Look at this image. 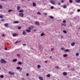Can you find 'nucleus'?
<instances>
[{
	"label": "nucleus",
	"mask_w": 80,
	"mask_h": 80,
	"mask_svg": "<svg viewBox=\"0 0 80 80\" xmlns=\"http://www.w3.org/2000/svg\"><path fill=\"white\" fill-rule=\"evenodd\" d=\"M17 56L18 57H20V54H17Z\"/></svg>",
	"instance_id": "43"
},
{
	"label": "nucleus",
	"mask_w": 80,
	"mask_h": 80,
	"mask_svg": "<svg viewBox=\"0 0 80 80\" xmlns=\"http://www.w3.org/2000/svg\"><path fill=\"white\" fill-rule=\"evenodd\" d=\"M50 3L52 4H53V5L55 4V2L51 0L50 1Z\"/></svg>",
	"instance_id": "4"
},
{
	"label": "nucleus",
	"mask_w": 80,
	"mask_h": 80,
	"mask_svg": "<svg viewBox=\"0 0 80 80\" xmlns=\"http://www.w3.org/2000/svg\"><path fill=\"white\" fill-rule=\"evenodd\" d=\"M40 68V65H38V68Z\"/></svg>",
	"instance_id": "36"
},
{
	"label": "nucleus",
	"mask_w": 80,
	"mask_h": 80,
	"mask_svg": "<svg viewBox=\"0 0 80 80\" xmlns=\"http://www.w3.org/2000/svg\"><path fill=\"white\" fill-rule=\"evenodd\" d=\"M76 2L77 3H79V2H80V0H77Z\"/></svg>",
	"instance_id": "26"
},
{
	"label": "nucleus",
	"mask_w": 80,
	"mask_h": 80,
	"mask_svg": "<svg viewBox=\"0 0 80 80\" xmlns=\"http://www.w3.org/2000/svg\"><path fill=\"white\" fill-rule=\"evenodd\" d=\"M5 50H7V48H5Z\"/></svg>",
	"instance_id": "53"
},
{
	"label": "nucleus",
	"mask_w": 80,
	"mask_h": 80,
	"mask_svg": "<svg viewBox=\"0 0 80 80\" xmlns=\"http://www.w3.org/2000/svg\"><path fill=\"white\" fill-rule=\"evenodd\" d=\"M39 80H43V77H39Z\"/></svg>",
	"instance_id": "12"
},
{
	"label": "nucleus",
	"mask_w": 80,
	"mask_h": 80,
	"mask_svg": "<svg viewBox=\"0 0 80 80\" xmlns=\"http://www.w3.org/2000/svg\"><path fill=\"white\" fill-rule=\"evenodd\" d=\"M61 25H62L63 26H64V27H65V26H67V24H65V23H62L61 24Z\"/></svg>",
	"instance_id": "13"
},
{
	"label": "nucleus",
	"mask_w": 80,
	"mask_h": 80,
	"mask_svg": "<svg viewBox=\"0 0 80 80\" xmlns=\"http://www.w3.org/2000/svg\"><path fill=\"white\" fill-rule=\"evenodd\" d=\"M20 6L18 7H17L18 10H20Z\"/></svg>",
	"instance_id": "21"
},
{
	"label": "nucleus",
	"mask_w": 80,
	"mask_h": 80,
	"mask_svg": "<svg viewBox=\"0 0 80 80\" xmlns=\"http://www.w3.org/2000/svg\"><path fill=\"white\" fill-rule=\"evenodd\" d=\"M1 21H3V19H2V20H1Z\"/></svg>",
	"instance_id": "60"
},
{
	"label": "nucleus",
	"mask_w": 80,
	"mask_h": 80,
	"mask_svg": "<svg viewBox=\"0 0 80 80\" xmlns=\"http://www.w3.org/2000/svg\"><path fill=\"white\" fill-rule=\"evenodd\" d=\"M0 18H3V16L2 15H0Z\"/></svg>",
	"instance_id": "39"
},
{
	"label": "nucleus",
	"mask_w": 80,
	"mask_h": 80,
	"mask_svg": "<svg viewBox=\"0 0 80 80\" xmlns=\"http://www.w3.org/2000/svg\"><path fill=\"white\" fill-rule=\"evenodd\" d=\"M18 43V41H16V42H15L14 43L16 44Z\"/></svg>",
	"instance_id": "50"
},
{
	"label": "nucleus",
	"mask_w": 80,
	"mask_h": 80,
	"mask_svg": "<svg viewBox=\"0 0 80 80\" xmlns=\"http://www.w3.org/2000/svg\"><path fill=\"white\" fill-rule=\"evenodd\" d=\"M63 74L64 76H65V75H67V73L65 72H63Z\"/></svg>",
	"instance_id": "11"
},
{
	"label": "nucleus",
	"mask_w": 80,
	"mask_h": 80,
	"mask_svg": "<svg viewBox=\"0 0 80 80\" xmlns=\"http://www.w3.org/2000/svg\"><path fill=\"white\" fill-rule=\"evenodd\" d=\"M76 55L77 56V57H78V56H79V53H76Z\"/></svg>",
	"instance_id": "18"
},
{
	"label": "nucleus",
	"mask_w": 80,
	"mask_h": 80,
	"mask_svg": "<svg viewBox=\"0 0 80 80\" xmlns=\"http://www.w3.org/2000/svg\"><path fill=\"white\" fill-rule=\"evenodd\" d=\"M12 61H13V62H17V59H14Z\"/></svg>",
	"instance_id": "15"
},
{
	"label": "nucleus",
	"mask_w": 80,
	"mask_h": 80,
	"mask_svg": "<svg viewBox=\"0 0 80 80\" xmlns=\"http://www.w3.org/2000/svg\"><path fill=\"white\" fill-rule=\"evenodd\" d=\"M63 33H67V31H66L63 30Z\"/></svg>",
	"instance_id": "29"
},
{
	"label": "nucleus",
	"mask_w": 80,
	"mask_h": 80,
	"mask_svg": "<svg viewBox=\"0 0 80 80\" xmlns=\"http://www.w3.org/2000/svg\"><path fill=\"white\" fill-rule=\"evenodd\" d=\"M73 12H70V14H73Z\"/></svg>",
	"instance_id": "47"
},
{
	"label": "nucleus",
	"mask_w": 80,
	"mask_h": 80,
	"mask_svg": "<svg viewBox=\"0 0 80 80\" xmlns=\"http://www.w3.org/2000/svg\"><path fill=\"white\" fill-rule=\"evenodd\" d=\"M77 12H80V9H78L77 10Z\"/></svg>",
	"instance_id": "41"
},
{
	"label": "nucleus",
	"mask_w": 80,
	"mask_h": 80,
	"mask_svg": "<svg viewBox=\"0 0 80 80\" xmlns=\"http://www.w3.org/2000/svg\"><path fill=\"white\" fill-rule=\"evenodd\" d=\"M13 23H19V22H18V21H16L14 22Z\"/></svg>",
	"instance_id": "17"
},
{
	"label": "nucleus",
	"mask_w": 80,
	"mask_h": 80,
	"mask_svg": "<svg viewBox=\"0 0 80 80\" xmlns=\"http://www.w3.org/2000/svg\"><path fill=\"white\" fill-rule=\"evenodd\" d=\"M18 65H22V63L20 62H18Z\"/></svg>",
	"instance_id": "23"
},
{
	"label": "nucleus",
	"mask_w": 80,
	"mask_h": 80,
	"mask_svg": "<svg viewBox=\"0 0 80 80\" xmlns=\"http://www.w3.org/2000/svg\"><path fill=\"white\" fill-rule=\"evenodd\" d=\"M52 58V56H50V58Z\"/></svg>",
	"instance_id": "57"
},
{
	"label": "nucleus",
	"mask_w": 80,
	"mask_h": 80,
	"mask_svg": "<svg viewBox=\"0 0 80 80\" xmlns=\"http://www.w3.org/2000/svg\"><path fill=\"white\" fill-rule=\"evenodd\" d=\"M54 50V48H52L51 49V50Z\"/></svg>",
	"instance_id": "55"
},
{
	"label": "nucleus",
	"mask_w": 80,
	"mask_h": 80,
	"mask_svg": "<svg viewBox=\"0 0 80 80\" xmlns=\"http://www.w3.org/2000/svg\"><path fill=\"white\" fill-rule=\"evenodd\" d=\"M50 18H52V19L53 18V17L52 16H50Z\"/></svg>",
	"instance_id": "38"
},
{
	"label": "nucleus",
	"mask_w": 80,
	"mask_h": 80,
	"mask_svg": "<svg viewBox=\"0 0 80 80\" xmlns=\"http://www.w3.org/2000/svg\"><path fill=\"white\" fill-rule=\"evenodd\" d=\"M58 5H61V2H58Z\"/></svg>",
	"instance_id": "27"
},
{
	"label": "nucleus",
	"mask_w": 80,
	"mask_h": 80,
	"mask_svg": "<svg viewBox=\"0 0 80 80\" xmlns=\"http://www.w3.org/2000/svg\"><path fill=\"white\" fill-rule=\"evenodd\" d=\"M21 28V27L20 26H19L18 27V29H19V30H20Z\"/></svg>",
	"instance_id": "28"
},
{
	"label": "nucleus",
	"mask_w": 80,
	"mask_h": 80,
	"mask_svg": "<svg viewBox=\"0 0 80 80\" xmlns=\"http://www.w3.org/2000/svg\"><path fill=\"white\" fill-rule=\"evenodd\" d=\"M34 32H36V29H34Z\"/></svg>",
	"instance_id": "58"
},
{
	"label": "nucleus",
	"mask_w": 80,
	"mask_h": 80,
	"mask_svg": "<svg viewBox=\"0 0 80 80\" xmlns=\"http://www.w3.org/2000/svg\"><path fill=\"white\" fill-rule=\"evenodd\" d=\"M44 15H47V13L46 12H45V13H44Z\"/></svg>",
	"instance_id": "44"
},
{
	"label": "nucleus",
	"mask_w": 80,
	"mask_h": 80,
	"mask_svg": "<svg viewBox=\"0 0 80 80\" xmlns=\"http://www.w3.org/2000/svg\"><path fill=\"white\" fill-rule=\"evenodd\" d=\"M55 68H57V69H58V68H59V67H58V66H56L55 67Z\"/></svg>",
	"instance_id": "30"
},
{
	"label": "nucleus",
	"mask_w": 80,
	"mask_h": 80,
	"mask_svg": "<svg viewBox=\"0 0 80 80\" xmlns=\"http://www.w3.org/2000/svg\"><path fill=\"white\" fill-rule=\"evenodd\" d=\"M19 12H23V10H19Z\"/></svg>",
	"instance_id": "31"
},
{
	"label": "nucleus",
	"mask_w": 80,
	"mask_h": 80,
	"mask_svg": "<svg viewBox=\"0 0 80 80\" xmlns=\"http://www.w3.org/2000/svg\"><path fill=\"white\" fill-rule=\"evenodd\" d=\"M37 14L38 15H41V13L40 12H37Z\"/></svg>",
	"instance_id": "40"
},
{
	"label": "nucleus",
	"mask_w": 80,
	"mask_h": 80,
	"mask_svg": "<svg viewBox=\"0 0 80 80\" xmlns=\"http://www.w3.org/2000/svg\"><path fill=\"white\" fill-rule=\"evenodd\" d=\"M0 62L1 63H6L5 61L3 59H1L0 60Z\"/></svg>",
	"instance_id": "2"
},
{
	"label": "nucleus",
	"mask_w": 80,
	"mask_h": 80,
	"mask_svg": "<svg viewBox=\"0 0 80 80\" xmlns=\"http://www.w3.org/2000/svg\"><path fill=\"white\" fill-rule=\"evenodd\" d=\"M47 77H50V75L48 74L47 75Z\"/></svg>",
	"instance_id": "34"
},
{
	"label": "nucleus",
	"mask_w": 80,
	"mask_h": 80,
	"mask_svg": "<svg viewBox=\"0 0 80 80\" xmlns=\"http://www.w3.org/2000/svg\"><path fill=\"white\" fill-rule=\"evenodd\" d=\"M18 35V34H17L16 33H14L12 34V36L14 37H17Z\"/></svg>",
	"instance_id": "6"
},
{
	"label": "nucleus",
	"mask_w": 80,
	"mask_h": 80,
	"mask_svg": "<svg viewBox=\"0 0 80 80\" xmlns=\"http://www.w3.org/2000/svg\"><path fill=\"white\" fill-rule=\"evenodd\" d=\"M1 69V68H0V69Z\"/></svg>",
	"instance_id": "64"
},
{
	"label": "nucleus",
	"mask_w": 80,
	"mask_h": 80,
	"mask_svg": "<svg viewBox=\"0 0 80 80\" xmlns=\"http://www.w3.org/2000/svg\"><path fill=\"white\" fill-rule=\"evenodd\" d=\"M61 2H62V3H63L64 2V1L62 0L61 1Z\"/></svg>",
	"instance_id": "46"
},
{
	"label": "nucleus",
	"mask_w": 80,
	"mask_h": 80,
	"mask_svg": "<svg viewBox=\"0 0 80 80\" xmlns=\"http://www.w3.org/2000/svg\"><path fill=\"white\" fill-rule=\"evenodd\" d=\"M63 8H67V6L66 5H64L63 6Z\"/></svg>",
	"instance_id": "14"
},
{
	"label": "nucleus",
	"mask_w": 80,
	"mask_h": 80,
	"mask_svg": "<svg viewBox=\"0 0 80 80\" xmlns=\"http://www.w3.org/2000/svg\"><path fill=\"white\" fill-rule=\"evenodd\" d=\"M64 51H65V52H68V51H69V49H65L64 50Z\"/></svg>",
	"instance_id": "25"
},
{
	"label": "nucleus",
	"mask_w": 80,
	"mask_h": 80,
	"mask_svg": "<svg viewBox=\"0 0 80 80\" xmlns=\"http://www.w3.org/2000/svg\"><path fill=\"white\" fill-rule=\"evenodd\" d=\"M67 56H68V55L66 54L63 55V57H67Z\"/></svg>",
	"instance_id": "19"
},
{
	"label": "nucleus",
	"mask_w": 80,
	"mask_h": 80,
	"mask_svg": "<svg viewBox=\"0 0 80 80\" xmlns=\"http://www.w3.org/2000/svg\"><path fill=\"white\" fill-rule=\"evenodd\" d=\"M51 9H53V8H54V7L53 6H51Z\"/></svg>",
	"instance_id": "37"
},
{
	"label": "nucleus",
	"mask_w": 80,
	"mask_h": 80,
	"mask_svg": "<svg viewBox=\"0 0 80 80\" xmlns=\"http://www.w3.org/2000/svg\"><path fill=\"white\" fill-rule=\"evenodd\" d=\"M22 34L24 35H26L27 34V33H26V32L25 31H23L22 32Z\"/></svg>",
	"instance_id": "10"
},
{
	"label": "nucleus",
	"mask_w": 80,
	"mask_h": 80,
	"mask_svg": "<svg viewBox=\"0 0 80 80\" xmlns=\"http://www.w3.org/2000/svg\"><path fill=\"white\" fill-rule=\"evenodd\" d=\"M26 75H27V76H28L29 75V74L27 73L26 74Z\"/></svg>",
	"instance_id": "49"
},
{
	"label": "nucleus",
	"mask_w": 80,
	"mask_h": 80,
	"mask_svg": "<svg viewBox=\"0 0 80 80\" xmlns=\"http://www.w3.org/2000/svg\"><path fill=\"white\" fill-rule=\"evenodd\" d=\"M22 0V1H24V0Z\"/></svg>",
	"instance_id": "63"
},
{
	"label": "nucleus",
	"mask_w": 80,
	"mask_h": 80,
	"mask_svg": "<svg viewBox=\"0 0 80 80\" xmlns=\"http://www.w3.org/2000/svg\"><path fill=\"white\" fill-rule=\"evenodd\" d=\"M75 45V43L74 42H72L71 44V45L72 46V47H73V46H74Z\"/></svg>",
	"instance_id": "8"
},
{
	"label": "nucleus",
	"mask_w": 80,
	"mask_h": 80,
	"mask_svg": "<svg viewBox=\"0 0 80 80\" xmlns=\"http://www.w3.org/2000/svg\"><path fill=\"white\" fill-rule=\"evenodd\" d=\"M39 48H41L40 47H39Z\"/></svg>",
	"instance_id": "61"
},
{
	"label": "nucleus",
	"mask_w": 80,
	"mask_h": 80,
	"mask_svg": "<svg viewBox=\"0 0 80 80\" xmlns=\"http://www.w3.org/2000/svg\"><path fill=\"white\" fill-rule=\"evenodd\" d=\"M70 3H73V1L72 0H69Z\"/></svg>",
	"instance_id": "33"
},
{
	"label": "nucleus",
	"mask_w": 80,
	"mask_h": 80,
	"mask_svg": "<svg viewBox=\"0 0 80 80\" xmlns=\"http://www.w3.org/2000/svg\"><path fill=\"white\" fill-rule=\"evenodd\" d=\"M4 26L6 27H8V24L7 23H5L4 24Z\"/></svg>",
	"instance_id": "9"
},
{
	"label": "nucleus",
	"mask_w": 80,
	"mask_h": 80,
	"mask_svg": "<svg viewBox=\"0 0 80 80\" xmlns=\"http://www.w3.org/2000/svg\"><path fill=\"white\" fill-rule=\"evenodd\" d=\"M45 63H47V62H48V61H45Z\"/></svg>",
	"instance_id": "54"
},
{
	"label": "nucleus",
	"mask_w": 80,
	"mask_h": 80,
	"mask_svg": "<svg viewBox=\"0 0 80 80\" xmlns=\"http://www.w3.org/2000/svg\"><path fill=\"white\" fill-rule=\"evenodd\" d=\"M35 23L36 24V25H37L38 26V25H39V22H35Z\"/></svg>",
	"instance_id": "7"
},
{
	"label": "nucleus",
	"mask_w": 80,
	"mask_h": 80,
	"mask_svg": "<svg viewBox=\"0 0 80 80\" xmlns=\"http://www.w3.org/2000/svg\"><path fill=\"white\" fill-rule=\"evenodd\" d=\"M4 76H3V75H1V76H0V77H1V78H3V77H4Z\"/></svg>",
	"instance_id": "35"
},
{
	"label": "nucleus",
	"mask_w": 80,
	"mask_h": 80,
	"mask_svg": "<svg viewBox=\"0 0 80 80\" xmlns=\"http://www.w3.org/2000/svg\"><path fill=\"white\" fill-rule=\"evenodd\" d=\"M20 42V41H19V42Z\"/></svg>",
	"instance_id": "62"
},
{
	"label": "nucleus",
	"mask_w": 80,
	"mask_h": 80,
	"mask_svg": "<svg viewBox=\"0 0 80 80\" xmlns=\"http://www.w3.org/2000/svg\"><path fill=\"white\" fill-rule=\"evenodd\" d=\"M16 69L17 70H20V67H17Z\"/></svg>",
	"instance_id": "20"
},
{
	"label": "nucleus",
	"mask_w": 80,
	"mask_h": 80,
	"mask_svg": "<svg viewBox=\"0 0 80 80\" xmlns=\"http://www.w3.org/2000/svg\"><path fill=\"white\" fill-rule=\"evenodd\" d=\"M9 74H10V75H15V72H9Z\"/></svg>",
	"instance_id": "3"
},
{
	"label": "nucleus",
	"mask_w": 80,
	"mask_h": 80,
	"mask_svg": "<svg viewBox=\"0 0 80 80\" xmlns=\"http://www.w3.org/2000/svg\"><path fill=\"white\" fill-rule=\"evenodd\" d=\"M33 7H35L36 6V4L34 2L33 3Z\"/></svg>",
	"instance_id": "16"
},
{
	"label": "nucleus",
	"mask_w": 80,
	"mask_h": 80,
	"mask_svg": "<svg viewBox=\"0 0 80 80\" xmlns=\"http://www.w3.org/2000/svg\"><path fill=\"white\" fill-rule=\"evenodd\" d=\"M70 66L69 65H68V68H70Z\"/></svg>",
	"instance_id": "51"
},
{
	"label": "nucleus",
	"mask_w": 80,
	"mask_h": 80,
	"mask_svg": "<svg viewBox=\"0 0 80 80\" xmlns=\"http://www.w3.org/2000/svg\"><path fill=\"white\" fill-rule=\"evenodd\" d=\"M63 23H66V20H63Z\"/></svg>",
	"instance_id": "32"
},
{
	"label": "nucleus",
	"mask_w": 80,
	"mask_h": 80,
	"mask_svg": "<svg viewBox=\"0 0 80 80\" xmlns=\"http://www.w3.org/2000/svg\"><path fill=\"white\" fill-rule=\"evenodd\" d=\"M2 37H4V36H5V34H2Z\"/></svg>",
	"instance_id": "52"
},
{
	"label": "nucleus",
	"mask_w": 80,
	"mask_h": 80,
	"mask_svg": "<svg viewBox=\"0 0 80 80\" xmlns=\"http://www.w3.org/2000/svg\"><path fill=\"white\" fill-rule=\"evenodd\" d=\"M19 16H20V17H23L24 15L23 13H19Z\"/></svg>",
	"instance_id": "5"
},
{
	"label": "nucleus",
	"mask_w": 80,
	"mask_h": 80,
	"mask_svg": "<svg viewBox=\"0 0 80 80\" xmlns=\"http://www.w3.org/2000/svg\"><path fill=\"white\" fill-rule=\"evenodd\" d=\"M44 35H45V34L43 33H41V37H42L43 36H44Z\"/></svg>",
	"instance_id": "22"
},
{
	"label": "nucleus",
	"mask_w": 80,
	"mask_h": 80,
	"mask_svg": "<svg viewBox=\"0 0 80 80\" xmlns=\"http://www.w3.org/2000/svg\"><path fill=\"white\" fill-rule=\"evenodd\" d=\"M65 48H61V50H62V51L64 50H65Z\"/></svg>",
	"instance_id": "24"
},
{
	"label": "nucleus",
	"mask_w": 80,
	"mask_h": 80,
	"mask_svg": "<svg viewBox=\"0 0 80 80\" xmlns=\"http://www.w3.org/2000/svg\"><path fill=\"white\" fill-rule=\"evenodd\" d=\"M2 1H5V0H1Z\"/></svg>",
	"instance_id": "59"
},
{
	"label": "nucleus",
	"mask_w": 80,
	"mask_h": 80,
	"mask_svg": "<svg viewBox=\"0 0 80 80\" xmlns=\"http://www.w3.org/2000/svg\"><path fill=\"white\" fill-rule=\"evenodd\" d=\"M22 70V68H20V71H21Z\"/></svg>",
	"instance_id": "56"
},
{
	"label": "nucleus",
	"mask_w": 80,
	"mask_h": 80,
	"mask_svg": "<svg viewBox=\"0 0 80 80\" xmlns=\"http://www.w3.org/2000/svg\"><path fill=\"white\" fill-rule=\"evenodd\" d=\"M12 10H8V12H12Z\"/></svg>",
	"instance_id": "42"
},
{
	"label": "nucleus",
	"mask_w": 80,
	"mask_h": 80,
	"mask_svg": "<svg viewBox=\"0 0 80 80\" xmlns=\"http://www.w3.org/2000/svg\"><path fill=\"white\" fill-rule=\"evenodd\" d=\"M28 29H26V31L27 32H31V30H32L34 28V26L33 25H31L30 27H28Z\"/></svg>",
	"instance_id": "1"
},
{
	"label": "nucleus",
	"mask_w": 80,
	"mask_h": 80,
	"mask_svg": "<svg viewBox=\"0 0 80 80\" xmlns=\"http://www.w3.org/2000/svg\"><path fill=\"white\" fill-rule=\"evenodd\" d=\"M0 8H2V6L0 5Z\"/></svg>",
	"instance_id": "48"
},
{
	"label": "nucleus",
	"mask_w": 80,
	"mask_h": 80,
	"mask_svg": "<svg viewBox=\"0 0 80 80\" xmlns=\"http://www.w3.org/2000/svg\"><path fill=\"white\" fill-rule=\"evenodd\" d=\"M22 45H23V46H24V47L26 46V44H23Z\"/></svg>",
	"instance_id": "45"
}]
</instances>
